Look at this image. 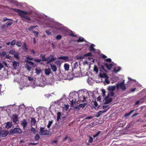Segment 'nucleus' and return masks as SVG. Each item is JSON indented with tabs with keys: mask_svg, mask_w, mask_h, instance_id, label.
Segmentation results:
<instances>
[{
	"mask_svg": "<svg viewBox=\"0 0 146 146\" xmlns=\"http://www.w3.org/2000/svg\"><path fill=\"white\" fill-rule=\"evenodd\" d=\"M77 98L76 96L74 94L73 95L72 98H70L69 99V101L71 102V106L74 107V110L76 111H79L80 109V108L79 106V105L78 106L74 107V103L76 104L77 102Z\"/></svg>",
	"mask_w": 146,
	"mask_h": 146,
	"instance_id": "f257e3e1",
	"label": "nucleus"
},
{
	"mask_svg": "<svg viewBox=\"0 0 146 146\" xmlns=\"http://www.w3.org/2000/svg\"><path fill=\"white\" fill-rule=\"evenodd\" d=\"M28 14V12L26 11L21 10L19 9V15L24 19L28 21H30L31 19L27 15Z\"/></svg>",
	"mask_w": 146,
	"mask_h": 146,
	"instance_id": "f03ea898",
	"label": "nucleus"
},
{
	"mask_svg": "<svg viewBox=\"0 0 146 146\" xmlns=\"http://www.w3.org/2000/svg\"><path fill=\"white\" fill-rule=\"evenodd\" d=\"M44 128L43 127H40L39 132V134L41 135H48L50 132L47 130H44Z\"/></svg>",
	"mask_w": 146,
	"mask_h": 146,
	"instance_id": "7ed1b4c3",
	"label": "nucleus"
},
{
	"mask_svg": "<svg viewBox=\"0 0 146 146\" xmlns=\"http://www.w3.org/2000/svg\"><path fill=\"white\" fill-rule=\"evenodd\" d=\"M34 65V63L32 62L27 61V63L25 65V66L28 70L30 71L32 68L31 66H33Z\"/></svg>",
	"mask_w": 146,
	"mask_h": 146,
	"instance_id": "20e7f679",
	"label": "nucleus"
},
{
	"mask_svg": "<svg viewBox=\"0 0 146 146\" xmlns=\"http://www.w3.org/2000/svg\"><path fill=\"white\" fill-rule=\"evenodd\" d=\"M13 83L14 84H17L18 83V74L17 73L16 74H13Z\"/></svg>",
	"mask_w": 146,
	"mask_h": 146,
	"instance_id": "39448f33",
	"label": "nucleus"
},
{
	"mask_svg": "<svg viewBox=\"0 0 146 146\" xmlns=\"http://www.w3.org/2000/svg\"><path fill=\"white\" fill-rule=\"evenodd\" d=\"M116 88L117 90L119 88H120L121 90L125 91L126 89V87L125 85L123 84H117L116 85Z\"/></svg>",
	"mask_w": 146,
	"mask_h": 146,
	"instance_id": "423d86ee",
	"label": "nucleus"
},
{
	"mask_svg": "<svg viewBox=\"0 0 146 146\" xmlns=\"http://www.w3.org/2000/svg\"><path fill=\"white\" fill-rule=\"evenodd\" d=\"M25 106L23 104L19 105V113H23L25 109Z\"/></svg>",
	"mask_w": 146,
	"mask_h": 146,
	"instance_id": "0eeeda50",
	"label": "nucleus"
},
{
	"mask_svg": "<svg viewBox=\"0 0 146 146\" xmlns=\"http://www.w3.org/2000/svg\"><path fill=\"white\" fill-rule=\"evenodd\" d=\"M48 58H49V59L47 60V64H49L51 63L56 59L54 57L53 55H50L49 57H48Z\"/></svg>",
	"mask_w": 146,
	"mask_h": 146,
	"instance_id": "6e6552de",
	"label": "nucleus"
},
{
	"mask_svg": "<svg viewBox=\"0 0 146 146\" xmlns=\"http://www.w3.org/2000/svg\"><path fill=\"white\" fill-rule=\"evenodd\" d=\"M105 102L104 103V104H108L111 103L112 99L111 98H109L108 96L106 97L105 98Z\"/></svg>",
	"mask_w": 146,
	"mask_h": 146,
	"instance_id": "1a4fd4ad",
	"label": "nucleus"
},
{
	"mask_svg": "<svg viewBox=\"0 0 146 146\" xmlns=\"http://www.w3.org/2000/svg\"><path fill=\"white\" fill-rule=\"evenodd\" d=\"M110 64H108V63H104V65L106 66V68L108 70H110L111 68H112L113 62L110 63Z\"/></svg>",
	"mask_w": 146,
	"mask_h": 146,
	"instance_id": "9d476101",
	"label": "nucleus"
},
{
	"mask_svg": "<svg viewBox=\"0 0 146 146\" xmlns=\"http://www.w3.org/2000/svg\"><path fill=\"white\" fill-rule=\"evenodd\" d=\"M110 108V107H108L107 108L102 111H100L98 113L97 115L96 116L97 117H99L102 114L106 112Z\"/></svg>",
	"mask_w": 146,
	"mask_h": 146,
	"instance_id": "9b49d317",
	"label": "nucleus"
},
{
	"mask_svg": "<svg viewBox=\"0 0 146 146\" xmlns=\"http://www.w3.org/2000/svg\"><path fill=\"white\" fill-rule=\"evenodd\" d=\"M8 134V133L7 131H2L0 132V136L3 137H6Z\"/></svg>",
	"mask_w": 146,
	"mask_h": 146,
	"instance_id": "f8f14e48",
	"label": "nucleus"
},
{
	"mask_svg": "<svg viewBox=\"0 0 146 146\" xmlns=\"http://www.w3.org/2000/svg\"><path fill=\"white\" fill-rule=\"evenodd\" d=\"M40 57L42 58V61H47L49 59V58H45V55L43 54H40Z\"/></svg>",
	"mask_w": 146,
	"mask_h": 146,
	"instance_id": "ddd939ff",
	"label": "nucleus"
},
{
	"mask_svg": "<svg viewBox=\"0 0 146 146\" xmlns=\"http://www.w3.org/2000/svg\"><path fill=\"white\" fill-rule=\"evenodd\" d=\"M5 127L8 129L11 127L12 125V122H8L6 123L5 124Z\"/></svg>",
	"mask_w": 146,
	"mask_h": 146,
	"instance_id": "4468645a",
	"label": "nucleus"
},
{
	"mask_svg": "<svg viewBox=\"0 0 146 146\" xmlns=\"http://www.w3.org/2000/svg\"><path fill=\"white\" fill-rule=\"evenodd\" d=\"M9 53L11 54H14V56L17 58H18V55L16 54L15 51L13 50H11L9 51Z\"/></svg>",
	"mask_w": 146,
	"mask_h": 146,
	"instance_id": "2eb2a0df",
	"label": "nucleus"
},
{
	"mask_svg": "<svg viewBox=\"0 0 146 146\" xmlns=\"http://www.w3.org/2000/svg\"><path fill=\"white\" fill-rule=\"evenodd\" d=\"M116 87V86H110L108 87V89L110 92L113 91L115 90Z\"/></svg>",
	"mask_w": 146,
	"mask_h": 146,
	"instance_id": "dca6fc26",
	"label": "nucleus"
},
{
	"mask_svg": "<svg viewBox=\"0 0 146 146\" xmlns=\"http://www.w3.org/2000/svg\"><path fill=\"white\" fill-rule=\"evenodd\" d=\"M51 68L52 70L54 72H56L57 70V68L56 65H52L51 64L50 65Z\"/></svg>",
	"mask_w": 146,
	"mask_h": 146,
	"instance_id": "f3484780",
	"label": "nucleus"
},
{
	"mask_svg": "<svg viewBox=\"0 0 146 146\" xmlns=\"http://www.w3.org/2000/svg\"><path fill=\"white\" fill-rule=\"evenodd\" d=\"M31 125H35L36 123V121L35 119L33 117H31Z\"/></svg>",
	"mask_w": 146,
	"mask_h": 146,
	"instance_id": "a211bd4d",
	"label": "nucleus"
},
{
	"mask_svg": "<svg viewBox=\"0 0 146 146\" xmlns=\"http://www.w3.org/2000/svg\"><path fill=\"white\" fill-rule=\"evenodd\" d=\"M12 119L14 122H16L18 119L17 116L16 115H13L12 117Z\"/></svg>",
	"mask_w": 146,
	"mask_h": 146,
	"instance_id": "6ab92c4d",
	"label": "nucleus"
},
{
	"mask_svg": "<svg viewBox=\"0 0 146 146\" xmlns=\"http://www.w3.org/2000/svg\"><path fill=\"white\" fill-rule=\"evenodd\" d=\"M22 48L23 50L25 52H27L28 50V48L27 47L26 44L25 43L22 46Z\"/></svg>",
	"mask_w": 146,
	"mask_h": 146,
	"instance_id": "aec40b11",
	"label": "nucleus"
},
{
	"mask_svg": "<svg viewBox=\"0 0 146 146\" xmlns=\"http://www.w3.org/2000/svg\"><path fill=\"white\" fill-rule=\"evenodd\" d=\"M44 71L45 73L47 75H49L51 72V70L50 68L45 69Z\"/></svg>",
	"mask_w": 146,
	"mask_h": 146,
	"instance_id": "412c9836",
	"label": "nucleus"
},
{
	"mask_svg": "<svg viewBox=\"0 0 146 146\" xmlns=\"http://www.w3.org/2000/svg\"><path fill=\"white\" fill-rule=\"evenodd\" d=\"M69 57L68 56H60L58 58L59 59H62L65 60V61H68L67 60L68 59Z\"/></svg>",
	"mask_w": 146,
	"mask_h": 146,
	"instance_id": "4be33fe9",
	"label": "nucleus"
},
{
	"mask_svg": "<svg viewBox=\"0 0 146 146\" xmlns=\"http://www.w3.org/2000/svg\"><path fill=\"white\" fill-rule=\"evenodd\" d=\"M13 65L15 69H16L17 68V66L18 63L16 61H14L13 62Z\"/></svg>",
	"mask_w": 146,
	"mask_h": 146,
	"instance_id": "5701e85b",
	"label": "nucleus"
},
{
	"mask_svg": "<svg viewBox=\"0 0 146 146\" xmlns=\"http://www.w3.org/2000/svg\"><path fill=\"white\" fill-rule=\"evenodd\" d=\"M94 45L92 44L89 47V50L91 52L95 51V49L94 48Z\"/></svg>",
	"mask_w": 146,
	"mask_h": 146,
	"instance_id": "b1692460",
	"label": "nucleus"
},
{
	"mask_svg": "<svg viewBox=\"0 0 146 146\" xmlns=\"http://www.w3.org/2000/svg\"><path fill=\"white\" fill-rule=\"evenodd\" d=\"M35 73L37 74H39L41 72V69L40 68H36L35 69Z\"/></svg>",
	"mask_w": 146,
	"mask_h": 146,
	"instance_id": "393cba45",
	"label": "nucleus"
},
{
	"mask_svg": "<svg viewBox=\"0 0 146 146\" xmlns=\"http://www.w3.org/2000/svg\"><path fill=\"white\" fill-rule=\"evenodd\" d=\"M18 132V128H14L12 131V132L14 134H16Z\"/></svg>",
	"mask_w": 146,
	"mask_h": 146,
	"instance_id": "a878e982",
	"label": "nucleus"
},
{
	"mask_svg": "<svg viewBox=\"0 0 146 146\" xmlns=\"http://www.w3.org/2000/svg\"><path fill=\"white\" fill-rule=\"evenodd\" d=\"M61 114V113L60 112H58L57 113V121H59V120L60 119Z\"/></svg>",
	"mask_w": 146,
	"mask_h": 146,
	"instance_id": "bb28decb",
	"label": "nucleus"
},
{
	"mask_svg": "<svg viewBox=\"0 0 146 146\" xmlns=\"http://www.w3.org/2000/svg\"><path fill=\"white\" fill-rule=\"evenodd\" d=\"M31 132H33V133L35 134H36L38 133V131L35 130V129L32 127H31Z\"/></svg>",
	"mask_w": 146,
	"mask_h": 146,
	"instance_id": "cd10ccee",
	"label": "nucleus"
},
{
	"mask_svg": "<svg viewBox=\"0 0 146 146\" xmlns=\"http://www.w3.org/2000/svg\"><path fill=\"white\" fill-rule=\"evenodd\" d=\"M135 110H132L130 111L128 113H126L125 115V117H127L129 116L131 114L135 111Z\"/></svg>",
	"mask_w": 146,
	"mask_h": 146,
	"instance_id": "c85d7f7f",
	"label": "nucleus"
},
{
	"mask_svg": "<svg viewBox=\"0 0 146 146\" xmlns=\"http://www.w3.org/2000/svg\"><path fill=\"white\" fill-rule=\"evenodd\" d=\"M120 70V68L119 67H118L116 68L115 67L113 69L114 72L116 73H117L119 72Z\"/></svg>",
	"mask_w": 146,
	"mask_h": 146,
	"instance_id": "c756f323",
	"label": "nucleus"
},
{
	"mask_svg": "<svg viewBox=\"0 0 146 146\" xmlns=\"http://www.w3.org/2000/svg\"><path fill=\"white\" fill-rule=\"evenodd\" d=\"M87 105V103H86L84 104H79V106L80 107V108H84Z\"/></svg>",
	"mask_w": 146,
	"mask_h": 146,
	"instance_id": "7c9ffc66",
	"label": "nucleus"
},
{
	"mask_svg": "<svg viewBox=\"0 0 146 146\" xmlns=\"http://www.w3.org/2000/svg\"><path fill=\"white\" fill-rule=\"evenodd\" d=\"M21 125L23 126V128L24 129L27 125V123L25 120L23 121Z\"/></svg>",
	"mask_w": 146,
	"mask_h": 146,
	"instance_id": "2f4dec72",
	"label": "nucleus"
},
{
	"mask_svg": "<svg viewBox=\"0 0 146 146\" xmlns=\"http://www.w3.org/2000/svg\"><path fill=\"white\" fill-rule=\"evenodd\" d=\"M64 69L66 70H68L69 69V65L68 64H65L64 65Z\"/></svg>",
	"mask_w": 146,
	"mask_h": 146,
	"instance_id": "473e14b6",
	"label": "nucleus"
},
{
	"mask_svg": "<svg viewBox=\"0 0 146 146\" xmlns=\"http://www.w3.org/2000/svg\"><path fill=\"white\" fill-rule=\"evenodd\" d=\"M40 138V136L38 134H36L34 137V139L35 141H38Z\"/></svg>",
	"mask_w": 146,
	"mask_h": 146,
	"instance_id": "72a5a7b5",
	"label": "nucleus"
},
{
	"mask_svg": "<svg viewBox=\"0 0 146 146\" xmlns=\"http://www.w3.org/2000/svg\"><path fill=\"white\" fill-rule=\"evenodd\" d=\"M92 54L91 52H90L86 54H85L84 55V58L86 56H91L92 57Z\"/></svg>",
	"mask_w": 146,
	"mask_h": 146,
	"instance_id": "f704fd0d",
	"label": "nucleus"
},
{
	"mask_svg": "<svg viewBox=\"0 0 146 146\" xmlns=\"http://www.w3.org/2000/svg\"><path fill=\"white\" fill-rule=\"evenodd\" d=\"M84 39L83 38H81L80 37L79 39L77 40V42H82L84 41Z\"/></svg>",
	"mask_w": 146,
	"mask_h": 146,
	"instance_id": "c9c22d12",
	"label": "nucleus"
},
{
	"mask_svg": "<svg viewBox=\"0 0 146 146\" xmlns=\"http://www.w3.org/2000/svg\"><path fill=\"white\" fill-rule=\"evenodd\" d=\"M38 27L36 25L35 26H31L29 28V31H31L32 30L34 29L36 27Z\"/></svg>",
	"mask_w": 146,
	"mask_h": 146,
	"instance_id": "e433bc0d",
	"label": "nucleus"
},
{
	"mask_svg": "<svg viewBox=\"0 0 146 146\" xmlns=\"http://www.w3.org/2000/svg\"><path fill=\"white\" fill-rule=\"evenodd\" d=\"M101 133V131H98L97 132V133H96V134L94 135H93V137L94 138H95L96 137H97L98 136H99V135L100 133Z\"/></svg>",
	"mask_w": 146,
	"mask_h": 146,
	"instance_id": "4c0bfd02",
	"label": "nucleus"
},
{
	"mask_svg": "<svg viewBox=\"0 0 146 146\" xmlns=\"http://www.w3.org/2000/svg\"><path fill=\"white\" fill-rule=\"evenodd\" d=\"M100 77L101 78H103L105 77L106 78L107 77H108L106 75V74H105L103 73V74H100Z\"/></svg>",
	"mask_w": 146,
	"mask_h": 146,
	"instance_id": "58836bf2",
	"label": "nucleus"
},
{
	"mask_svg": "<svg viewBox=\"0 0 146 146\" xmlns=\"http://www.w3.org/2000/svg\"><path fill=\"white\" fill-rule=\"evenodd\" d=\"M52 123V121H49L48 122V124L47 126V127L48 128H49Z\"/></svg>",
	"mask_w": 146,
	"mask_h": 146,
	"instance_id": "ea45409f",
	"label": "nucleus"
},
{
	"mask_svg": "<svg viewBox=\"0 0 146 146\" xmlns=\"http://www.w3.org/2000/svg\"><path fill=\"white\" fill-rule=\"evenodd\" d=\"M82 97H83V99L82 100V102H84L85 101H86V99L87 98V97H85V95L84 94H83L82 95Z\"/></svg>",
	"mask_w": 146,
	"mask_h": 146,
	"instance_id": "a19ab883",
	"label": "nucleus"
},
{
	"mask_svg": "<svg viewBox=\"0 0 146 146\" xmlns=\"http://www.w3.org/2000/svg\"><path fill=\"white\" fill-rule=\"evenodd\" d=\"M62 36L60 35H58L56 36V38L57 40H60L62 38Z\"/></svg>",
	"mask_w": 146,
	"mask_h": 146,
	"instance_id": "79ce46f5",
	"label": "nucleus"
},
{
	"mask_svg": "<svg viewBox=\"0 0 146 146\" xmlns=\"http://www.w3.org/2000/svg\"><path fill=\"white\" fill-rule=\"evenodd\" d=\"M33 33L35 34V35L36 37H37L38 35V33L35 31H33Z\"/></svg>",
	"mask_w": 146,
	"mask_h": 146,
	"instance_id": "37998d69",
	"label": "nucleus"
},
{
	"mask_svg": "<svg viewBox=\"0 0 146 146\" xmlns=\"http://www.w3.org/2000/svg\"><path fill=\"white\" fill-rule=\"evenodd\" d=\"M93 141V139L92 137L90 136L89 137V140H88L89 143H92Z\"/></svg>",
	"mask_w": 146,
	"mask_h": 146,
	"instance_id": "c03bdc74",
	"label": "nucleus"
},
{
	"mask_svg": "<svg viewBox=\"0 0 146 146\" xmlns=\"http://www.w3.org/2000/svg\"><path fill=\"white\" fill-rule=\"evenodd\" d=\"M84 58V55L82 56H78L77 58V59H83L84 58Z\"/></svg>",
	"mask_w": 146,
	"mask_h": 146,
	"instance_id": "a18cd8bd",
	"label": "nucleus"
},
{
	"mask_svg": "<svg viewBox=\"0 0 146 146\" xmlns=\"http://www.w3.org/2000/svg\"><path fill=\"white\" fill-rule=\"evenodd\" d=\"M34 60L35 61L38 62H40L42 61V60L41 59L38 58L35 59Z\"/></svg>",
	"mask_w": 146,
	"mask_h": 146,
	"instance_id": "49530a36",
	"label": "nucleus"
},
{
	"mask_svg": "<svg viewBox=\"0 0 146 146\" xmlns=\"http://www.w3.org/2000/svg\"><path fill=\"white\" fill-rule=\"evenodd\" d=\"M28 79L30 82H32L33 80V78L31 77L28 76L27 77Z\"/></svg>",
	"mask_w": 146,
	"mask_h": 146,
	"instance_id": "de8ad7c7",
	"label": "nucleus"
},
{
	"mask_svg": "<svg viewBox=\"0 0 146 146\" xmlns=\"http://www.w3.org/2000/svg\"><path fill=\"white\" fill-rule=\"evenodd\" d=\"M105 61L109 63L111 62V60L110 58H108L105 60Z\"/></svg>",
	"mask_w": 146,
	"mask_h": 146,
	"instance_id": "09e8293b",
	"label": "nucleus"
},
{
	"mask_svg": "<svg viewBox=\"0 0 146 146\" xmlns=\"http://www.w3.org/2000/svg\"><path fill=\"white\" fill-rule=\"evenodd\" d=\"M27 60H33V58H30L29 56H28L27 58Z\"/></svg>",
	"mask_w": 146,
	"mask_h": 146,
	"instance_id": "8fccbe9b",
	"label": "nucleus"
},
{
	"mask_svg": "<svg viewBox=\"0 0 146 146\" xmlns=\"http://www.w3.org/2000/svg\"><path fill=\"white\" fill-rule=\"evenodd\" d=\"M16 40H15L12 41L11 43V45L12 46L14 45L16 43Z\"/></svg>",
	"mask_w": 146,
	"mask_h": 146,
	"instance_id": "3c124183",
	"label": "nucleus"
},
{
	"mask_svg": "<svg viewBox=\"0 0 146 146\" xmlns=\"http://www.w3.org/2000/svg\"><path fill=\"white\" fill-rule=\"evenodd\" d=\"M105 82L107 84H109L110 83V82L109 81V80H108V77H107L106 78L105 80Z\"/></svg>",
	"mask_w": 146,
	"mask_h": 146,
	"instance_id": "603ef678",
	"label": "nucleus"
},
{
	"mask_svg": "<svg viewBox=\"0 0 146 146\" xmlns=\"http://www.w3.org/2000/svg\"><path fill=\"white\" fill-rule=\"evenodd\" d=\"M102 96H104L105 95L106 91L104 89L102 90Z\"/></svg>",
	"mask_w": 146,
	"mask_h": 146,
	"instance_id": "864d4df0",
	"label": "nucleus"
},
{
	"mask_svg": "<svg viewBox=\"0 0 146 146\" xmlns=\"http://www.w3.org/2000/svg\"><path fill=\"white\" fill-rule=\"evenodd\" d=\"M94 106H95V107L94 108H96V107H97L98 106V103H97V102L96 101H95L94 102Z\"/></svg>",
	"mask_w": 146,
	"mask_h": 146,
	"instance_id": "5fc2aeb1",
	"label": "nucleus"
},
{
	"mask_svg": "<svg viewBox=\"0 0 146 146\" xmlns=\"http://www.w3.org/2000/svg\"><path fill=\"white\" fill-rule=\"evenodd\" d=\"M3 67V64L0 62V70H1Z\"/></svg>",
	"mask_w": 146,
	"mask_h": 146,
	"instance_id": "6e6d98bb",
	"label": "nucleus"
},
{
	"mask_svg": "<svg viewBox=\"0 0 146 146\" xmlns=\"http://www.w3.org/2000/svg\"><path fill=\"white\" fill-rule=\"evenodd\" d=\"M37 143H29V145H36L37 144Z\"/></svg>",
	"mask_w": 146,
	"mask_h": 146,
	"instance_id": "4d7b16f0",
	"label": "nucleus"
},
{
	"mask_svg": "<svg viewBox=\"0 0 146 146\" xmlns=\"http://www.w3.org/2000/svg\"><path fill=\"white\" fill-rule=\"evenodd\" d=\"M101 68L105 72H107V70L104 69V66L103 65H102L101 66Z\"/></svg>",
	"mask_w": 146,
	"mask_h": 146,
	"instance_id": "13d9d810",
	"label": "nucleus"
},
{
	"mask_svg": "<svg viewBox=\"0 0 146 146\" xmlns=\"http://www.w3.org/2000/svg\"><path fill=\"white\" fill-rule=\"evenodd\" d=\"M78 66V62H76L74 64V68H76V67Z\"/></svg>",
	"mask_w": 146,
	"mask_h": 146,
	"instance_id": "bf43d9fd",
	"label": "nucleus"
},
{
	"mask_svg": "<svg viewBox=\"0 0 146 146\" xmlns=\"http://www.w3.org/2000/svg\"><path fill=\"white\" fill-rule=\"evenodd\" d=\"M57 140H53L52 141V143H57Z\"/></svg>",
	"mask_w": 146,
	"mask_h": 146,
	"instance_id": "052dcab7",
	"label": "nucleus"
},
{
	"mask_svg": "<svg viewBox=\"0 0 146 146\" xmlns=\"http://www.w3.org/2000/svg\"><path fill=\"white\" fill-rule=\"evenodd\" d=\"M110 95L111 96H113L114 95V93L113 91L110 92Z\"/></svg>",
	"mask_w": 146,
	"mask_h": 146,
	"instance_id": "680f3d73",
	"label": "nucleus"
},
{
	"mask_svg": "<svg viewBox=\"0 0 146 146\" xmlns=\"http://www.w3.org/2000/svg\"><path fill=\"white\" fill-rule=\"evenodd\" d=\"M93 117V116H90L85 118V119H92Z\"/></svg>",
	"mask_w": 146,
	"mask_h": 146,
	"instance_id": "e2e57ef3",
	"label": "nucleus"
},
{
	"mask_svg": "<svg viewBox=\"0 0 146 146\" xmlns=\"http://www.w3.org/2000/svg\"><path fill=\"white\" fill-rule=\"evenodd\" d=\"M69 106V105L68 104L65 105V108H66V110H67L68 109Z\"/></svg>",
	"mask_w": 146,
	"mask_h": 146,
	"instance_id": "0e129e2a",
	"label": "nucleus"
},
{
	"mask_svg": "<svg viewBox=\"0 0 146 146\" xmlns=\"http://www.w3.org/2000/svg\"><path fill=\"white\" fill-rule=\"evenodd\" d=\"M12 24H13V23H12V22H9L7 24V26L8 27V26H10Z\"/></svg>",
	"mask_w": 146,
	"mask_h": 146,
	"instance_id": "69168bd1",
	"label": "nucleus"
},
{
	"mask_svg": "<svg viewBox=\"0 0 146 146\" xmlns=\"http://www.w3.org/2000/svg\"><path fill=\"white\" fill-rule=\"evenodd\" d=\"M45 32L48 35H50L51 33L49 30H46V31Z\"/></svg>",
	"mask_w": 146,
	"mask_h": 146,
	"instance_id": "338daca9",
	"label": "nucleus"
},
{
	"mask_svg": "<svg viewBox=\"0 0 146 146\" xmlns=\"http://www.w3.org/2000/svg\"><path fill=\"white\" fill-rule=\"evenodd\" d=\"M101 57L102 58L105 59L107 57L105 55L103 54L101 55Z\"/></svg>",
	"mask_w": 146,
	"mask_h": 146,
	"instance_id": "774afa93",
	"label": "nucleus"
}]
</instances>
